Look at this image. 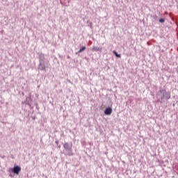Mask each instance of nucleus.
Masks as SVG:
<instances>
[{
    "mask_svg": "<svg viewBox=\"0 0 178 178\" xmlns=\"http://www.w3.org/2000/svg\"><path fill=\"white\" fill-rule=\"evenodd\" d=\"M12 172L15 173V175H19L20 172H22V168L19 165L14 166L13 168H12Z\"/></svg>",
    "mask_w": 178,
    "mask_h": 178,
    "instance_id": "obj_1",
    "label": "nucleus"
},
{
    "mask_svg": "<svg viewBox=\"0 0 178 178\" xmlns=\"http://www.w3.org/2000/svg\"><path fill=\"white\" fill-rule=\"evenodd\" d=\"M104 113H105V115H111L112 114V108L108 107V108H106L104 111Z\"/></svg>",
    "mask_w": 178,
    "mask_h": 178,
    "instance_id": "obj_2",
    "label": "nucleus"
},
{
    "mask_svg": "<svg viewBox=\"0 0 178 178\" xmlns=\"http://www.w3.org/2000/svg\"><path fill=\"white\" fill-rule=\"evenodd\" d=\"M72 145L71 144V145L70 146L69 145V143H66L64 144V148L65 149H67L68 151H72Z\"/></svg>",
    "mask_w": 178,
    "mask_h": 178,
    "instance_id": "obj_3",
    "label": "nucleus"
},
{
    "mask_svg": "<svg viewBox=\"0 0 178 178\" xmlns=\"http://www.w3.org/2000/svg\"><path fill=\"white\" fill-rule=\"evenodd\" d=\"M92 51H95L96 52H101L102 51V48L100 47H93Z\"/></svg>",
    "mask_w": 178,
    "mask_h": 178,
    "instance_id": "obj_4",
    "label": "nucleus"
},
{
    "mask_svg": "<svg viewBox=\"0 0 178 178\" xmlns=\"http://www.w3.org/2000/svg\"><path fill=\"white\" fill-rule=\"evenodd\" d=\"M83 51H86V47L83 46L82 48H81L79 50V54H81V52H83Z\"/></svg>",
    "mask_w": 178,
    "mask_h": 178,
    "instance_id": "obj_5",
    "label": "nucleus"
},
{
    "mask_svg": "<svg viewBox=\"0 0 178 178\" xmlns=\"http://www.w3.org/2000/svg\"><path fill=\"white\" fill-rule=\"evenodd\" d=\"M113 54H114L117 58H120V54H118L116 51H113Z\"/></svg>",
    "mask_w": 178,
    "mask_h": 178,
    "instance_id": "obj_6",
    "label": "nucleus"
},
{
    "mask_svg": "<svg viewBox=\"0 0 178 178\" xmlns=\"http://www.w3.org/2000/svg\"><path fill=\"white\" fill-rule=\"evenodd\" d=\"M159 22L160 23H165V19H163V18L160 19Z\"/></svg>",
    "mask_w": 178,
    "mask_h": 178,
    "instance_id": "obj_7",
    "label": "nucleus"
},
{
    "mask_svg": "<svg viewBox=\"0 0 178 178\" xmlns=\"http://www.w3.org/2000/svg\"><path fill=\"white\" fill-rule=\"evenodd\" d=\"M170 98V96H169L168 99Z\"/></svg>",
    "mask_w": 178,
    "mask_h": 178,
    "instance_id": "obj_8",
    "label": "nucleus"
}]
</instances>
